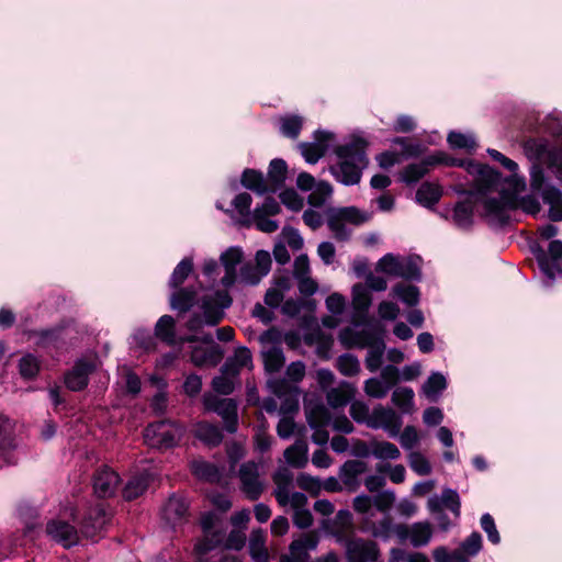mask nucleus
<instances>
[{"instance_id":"obj_14","label":"nucleus","mask_w":562,"mask_h":562,"mask_svg":"<svg viewBox=\"0 0 562 562\" xmlns=\"http://www.w3.org/2000/svg\"><path fill=\"white\" fill-rule=\"evenodd\" d=\"M318 538L314 532L301 536L291 542L289 552L281 555L280 562H307L310 551L317 548Z\"/></svg>"},{"instance_id":"obj_10","label":"nucleus","mask_w":562,"mask_h":562,"mask_svg":"<svg viewBox=\"0 0 562 562\" xmlns=\"http://www.w3.org/2000/svg\"><path fill=\"white\" fill-rule=\"evenodd\" d=\"M394 533L400 541L408 540L415 548L427 546L432 538V527L427 521H418L412 525L400 524L394 527Z\"/></svg>"},{"instance_id":"obj_21","label":"nucleus","mask_w":562,"mask_h":562,"mask_svg":"<svg viewBox=\"0 0 562 562\" xmlns=\"http://www.w3.org/2000/svg\"><path fill=\"white\" fill-rule=\"evenodd\" d=\"M276 485L273 495L278 504L282 507L291 504V490L293 487V473L284 465H280L272 475Z\"/></svg>"},{"instance_id":"obj_48","label":"nucleus","mask_w":562,"mask_h":562,"mask_svg":"<svg viewBox=\"0 0 562 562\" xmlns=\"http://www.w3.org/2000/svg\"><path fill=\"white\" fill-rule=\"evenodd\" d=\"M192 473L202 480L216 481L220 476L218 469L204 460H193L190 464Z\"/></svg>"},{"instance_id":"obj_47","label":"nucleus","mask_w":562,"mask_h":562,"mask_svg":"<svg viewBox=\"0 0 562 562\" xmlns=\"http://www.w3.org/2000/svg\"><path fill=\"white\" fill-rule=\"evenodd\" d=\"M447 142L451 148L472 151L476 148V140L471 133L450 132Z\"/></svg>"},{"instance_id":"obj_24","label":"nucleus","mask_w":562,"mask_h":562,"mask_svg":"<svg viewBox=\"0 0 562 562\" xmlns=\"http://www.w3.org/2000/svg\"><path fill=\"white\" fill-rule=\"evenodd\" d=\"M368 470V463L361 460H348L339 469V479L345 488L356 492L360 487L359 477Z\"/></svg>"},{"instance_id":"obj_62","label":"nucleus","mask_w":562,"mask_h":562,"mask_svg":"<svg viewBox=\"0 0 562 562\" xmlns=\"http://www.w3.org/2000/svg\"><path fill=\"white\" fill-rule=\"evenodd\" d=\"M398 440L405 450H412L420 440V436L414 426H406L404 430L398 434Z\"/></svg>"},{"instance_id":"obj_4","label":"nucleus","mask_w":562,"mask_h":562,"mask_svg":"<svg viewBox=\"0 0 562 562\" xmlns=\"http://www.w3.org/2000/svg\"><path fill=\"white\" fill-rule=\"evenodd\" d=\"M370 218L371 213L361 211L356 206L338 207L329 210L327 225L335 238L345 240L350 235L346 224L359 226Z\"/></svg>"},{"instance_id":"obj_16","label":"nucleus","mask_w":562,"mask_h":562,"mask_svg":"<svg viewBox=\"0 0 562 562\" xmlns=\"http://www.w3.org/2000/svg\"><path fill=\"white\" fill-rule=\"evenodd\" d=\"M439 164L456 165L457 161L453 159L448 160L446 155L442 153L428 156L420 162H415L407 166L402 172V180L406 183L417 182L428 172L429 167Z\"/></svg>"},{"instance_id":"obj_54","label":"nucleus","mask_w":562,"mask_h":562,"mask_svg":"<svg viewBox=\"0 0 562 562\" xmlns=\"http://www.w3.org/2000/svg\"><path fill=\"white\" fill-rule=\"evenodd\" d=\"M372 299L369 290L363 284H356L352 288V304L356 311L366 312L371 305Z\"/></svg>"},{"instance_id":"obj_61","label":"nucleus","mask_w":562,"mask_h":562,"mask_svg":"<svg viewBox=\"0 0 562 562\" xmlns=\"http://www.w3.org/2000/svg\"><path fill=\"white\" fill-rule=\"evenodd\" d=\"M40 370V362L36 357L33 355H25L21 358L19 362V371L20 374L24 379L34 378Z\"/></svg>"},{"instance_id":"obj_32","label":"nucleus","mask_w":562,"mask_h":562,"mask_svg":"<svg viewBox=\"0 0 562 562\" xmlns=\"http://www.w3.org/2000/svg\"><path fill=\"white\" fill-rule=\"evenodd\" d=\"M524 151L530 160L543 161L548 164L549 155H551L552 149L546 139L530 138L525 142Z\"/></svg>"},{"instance_id":"obj_64","label":"nucleus","mask_w":562,"mask_h":562,"mask_svg":"<svg viewBox=\"0 0 562 562\" xmlns=\"http://www.w3.org/2000/svg\"><path fill=\"white\" fill-rule=\"evenodd\" d=\"M350 415L357 423L366 424L368 426L371 413L369 406L366 403L361 401H355L350 405Z\"/></svg>"},{"instance_id":"obj_33","label":"nucleus","mask_w":562,"mask_h":562,"mask_svg":"<svg viewBox=\"0 0 562 562\" xmlns=\"http://www.w3.org/2000/svg\"><path fill=\"white\" fill-rule=\"evenodd\" d=\"M355 393L356 387L352 384L341 382L337 387L327 392L326 398L331 407L338 408L345 406L355 396Z\"/></svg>"},{"instance_id":"obj_39","label":"nucleus","mask_w":562,"mask_h":562,"mask_svg":"<svg viewBox=\"0 0 562 562\" xmlns=\"http://www.w3.org/2000/svg\"><path fill=\"white\" fill-rule=\"evenodd\" d=\"M286 178V164L282 159H273L270 162L268 171V187L270 191H276L280 188Z\"/></svg>"},{"instance_id":"obj_18","label":"nucleus","mask_w":562,"mask_h":562,"mask_svg":"<svg viewBox=\"0 0 562 562\" xmlns=\"http://www.w3.org/2000/svg\"><path fill=\"white\" fill-rule=\"evenodd\" d=\"M223 357L217 345L213 342L212 336L203 337L202 344L194 346L191 352V360L195 366H215Z\"/></svg>"},{"instance_id":"obj_30","label":"nucleus","mask_w":562,"mask_h":562,"mask_svg":"<svg viewBox=\"0 0 562 562\" xmlns=\"http://www.w3.org/2000/svg\"><path fill=\"white\" fill-rule=\"evenodd\" d=\"M249 553L254 562H269L270 555L266 547V533L262 529H254L249 538Z\"/></svg>"},{"instance_id":"obj_17","label":"nucleus","mask_w":562,"mask_h":562,"mask_svg":"<svg viewBox=\"0 0 562 562\" xmlns=\"http://www.w3.org/2000/svg\"><path fill=\"white\" fill-rule=\"evenodd\" d=\"M46 532L65 548H70L79 541L78 530L61 518L50 520L46 526Z\"/></svg>"},{"instance_id":"obj_46","label":"nucleus","mask_w":562,"mask_h":562,"mask_svg":"<svg viewBox=\"0 0 562 562\" xmlns=\"http://www.w3.org/2000/svg\"><path fill=\"white\" fill-rule=\"evenodd\" d=\"M155 335L169 345L176 342L175 319L170 315L161 316L156 326Z\"/></svg>"},{"instance_id":"obj_15","label":"nucleus","mask_w":562,"mask_h":562,"mask_svg":"<svg viewBox=\"0 0 562 562\" xmlns=\"http://www.w3.org/2000/svg\"><path fill=\"white\" fill-rule=\"evenodd\" d=\"M0 457L5 464H15L20 459L13 438V424L4 415H0Z\"/></svg>"},{"instance_id":"obj_20","label":"nucleus","mask_w":562,"mask_h":562,"mask_svg":"<svg viewBox=\"0 0 562 562\" xmlns=\"http://www.w3.org/2000/svg\"><path fill=\"white\" fill-rule=\"evenodd\" d=\"M220 260L225 271L221 284L228 289L238 281L237 266L243 260V251L239 247H229L221 254Z\"/></svg>"},{"instance_id":"obj_60","label":"nucleus","mask_w":562,"mask_h":562,"mask_svg":"<svg viewBox=\"0 0 562 562\" xmlns=\"http://www.w3.org/2000/svg\"><path fill=\"white\" fill-rule=\"evenodd\" d=\"M302 124H303V120L301 116H297V115L285 116V117L281 119L280 131L284 136L295 138L300 134Z\"/></svg>"},{"instance_id":"obj_52","label":"nucleus","mask_w":562,"mask_h":562,"mask_svg":"<svg viewBox=\"0 0 562 562\" xmlns=\"http://www.w3.org/2000/svg\"><path fill=\"white\" fill-rule=\"evenodd\" d=\"M364 393L372 398H383L387 395L391 387L383 381L380 376L379 378H370L364 381L363 386Z\"/></svg>"},{"instance_id":"obj_6","label":"nucleus","mask_w":562,"mask_h":562,"mask_svg":"<svg viewBox=\"0 0 562 562\" xmlns=\"http://www.w3.org/2000/svg\"><path fill=\"white\" fill-rule=\"evenodd\" d=\"M530 184L533 191L541 193L543 203L549 206V218L554 222L562 221V192L546 183L543 171L537 165L531 168Z\"/></svg>"},{"instance_id":"obj_59","label":"nucleus","mask_w":562,"mask_h":562,"mask_svg":"<svg viewBox=\"0 0 562 562\" xmlns=\"http://www.w3.org/2000/svg\"><path fill=\"white\" fill-rule=\"evenodd\" d=\"M255 267L258 269V274L254 279H249L251 282H260V280L267 276L271 268V257L266 250H258L255 256Z\"/></svg>"},{"instance_id":"obj_38","label":"nucleus","mask_w":562,"mask_h":562,"mask_svg":"<svg viewBox=\"0 0 562 562\" xmlns=\"http://www.w3.org/2000/svg\"><path fill=\"white\" fill-rule=\"evenodd\" d=\"M153 475L149 473H143L136 476H133L127 484L125 485L123 490V496L124 498L131 501L139 495H142L147 486L150 480H153Z\"/></svg>"},{"instance_id":"obj_22","label":"nucleus","mask_w":562,"mask_h":562,"mask_svg":"<svg viewBox=\"0 0 562 562\" xmlns=\"http://www.w3.org/2000/svg\"><path fill=\"white\" fill-rule=\"evenodd\" d=\"M308 425L315 429L312 435V440L323 446L327 443L329 439L328 432L324 429L329 424L330 418L327 409L323 405L315 406L306 412Z\"/></svg>"},{"instance_id":"obj_25","label":"nucleus","mask_w":562,"mask_h":562,"mask_svg":"<svg viewBox=\"0 0 562 562\" xmlns=\"http://www.w3.org/2000/svg\"><path fill=\"white\" fill-rule=\"evenodd\" d=\"M427 507L431 514L441 513L446 507L459 517L461 507L459 494L452 488H445L440 496L434 495L428 499Z\"/></svg>"},{"instance_id":"obj_50","label":"nucleus","mask_w":562,"mask_h":562,"mask_svg":"<svg viewBox=\"0 0 562 562\" xmlns=\"http://www.w3.org/2000/svg\"><path fill=\"white\" fill-rule=\"evenodd\" d=\"M392 293L404 304L415 306L419 302L418 288L411 284H397L392 289Z\"/></svg>"},{"instance_id":"obj_31","label":"nucleus","mask_w":562,"mask_h":562,"mask_svg":"<svg viewBox=\"0 0 562 562\" xmlns=\"http://www.w3.org/2000/svg\"><path fill=\"white\" fill-rule=\"evenodd\" d=\"M308 447L303 440H296L292 446L285 449L283 456L285 462L293 468L302 469L308 462Z\"/></svg>"},{"instance_id":"obj_5","label":"nucleus","mask_w":562,"mask_h":562,"mask_svg":"<svg viewBox=\"0 0 562 562\" xmlns=\"http://www.w3.org/2000/svg\"><path fill=\"white\" fill-rule=\"evenodd\" d=\"M183 435V429L170 420L153 423L144 430L145 443L155 449L164 450L172 448Z\"/></svg>"},{"instance_id":"obj_40","label":"nucleus","mask_w":562,"mask_h":562,"mask_svg":"<svg viewBox=\"0 0 562 562\" xmlns=\"http://www.w3.org/2000/svg\"><path fill=\"white\" fill-rule=\"evenodd\" d=\"M241 183L245 188L260 195L270 191L267 181L263 179L262 173L252 169H247L243 172Z\"/></svg>"},{"instance_id":"obj_35","label":"nucleus","mask_w":562,"mask_h":562,"mask_svg":"<svg viewBox=\"0 0 562 562\" xmlns=\"http://www.w3.org/2000/svg\"><path fill=\"white\" fill-rule=\"evenodd\" d=\"M251 367L250 350L246 347H239L235 350L234 356L225 362L223 368H225V372H232L233 375H237L241 369H251Z\"/></svg>"},{"instance_id":"obj_57","label":"nucleus","mask_w":562,"mask_h":562,"mask_svg":"<svg viewBox=\"0 0 562 562\" xmlns=\"http://www.w3.org/2000/svg\"><path fill=\"white\" fill-rule=\"evenodd\" d=\"M408 464L411 469L418 475H428L431 472V465L428 459L418 451L409 452Z\"/></svg>"},{"instance_id":"obj_36","label":"nucleus","mask_w":562,"mask_h":562,"mask_svg":"<svg viewBox=\"0 0 562 562\" xmlns=\"http://www.w3.org/2000/svg\"><path fill=\"white\" fill-rule=\"evenodd\" d=\"M188 510V505L184 499L180 497H170L164 507V518L176 525L181 521L186 516Z\"/></svg>"},{"instance_id":"obj_2","label":"nucleus","mask_w":562,"mask_h":562,"mask_svg":"<svg viewBox=\"0 0 562 562\" xmlns=\"http://www.w3.org/2000/svg\"><path fill=\"white\" fill-rule=\"evenodd\" d=\"M336 155L339 161L330 168L333 176L346 186L357 184L361 179L362 170L368 165L366 142L353 138L337 147Z\"/></svg>"},{"instance_id":"obj_27","label":"nucleus","mask_w":562,"mask_h":562,"mask_svg":"<svg viewBox=\"0 0 562 562\" xmlns=\"http://www.w3.org/2000/svg\"><path fill=\"white\" fill-rule=\"evenodd\" d=\"M93 371L92 363L79 360L74 368L65 374V384L71 391H80L88 384L90 373Z\"/></svg>"},{"instance_id":"obj_44","label":"nucleus","mask_w":562,"mask_h":562,"mask_svg":"<svg viewBox=\"0 0 562 562\" xmlns=\"http://www.w3.org/2000/svg\"><path fill=\"white\" fill-rule=\"evenodd\" d=\"M440 198L441 188L432 183H423L416 192L418 203L427 207L435 205Z\"/></svg>"},{"instance_id":"obj_51","label":"nucleus","mask_w":562,"mask_h":562,"mask_svg":"<svg viewBox=\"0 0 562 562\" xmlns=\"http://www.w3.org/2000/svg\"><path fill=\"white\" fill-rule=\"evenodd\" d=\"M338 371L346 376H355L360 372V362L358 358L350 353H345L338 357L336 361Z\"/></svg>"},{"instance_id":"obj_3","label":"nucleus","mask_w":562,"mask_h":562,"mask_svg":"<svg viewBox=\"0 0 562 562\" xmlns=\"http://www.w3.org/2000/svg\"><path fill=\"white\" fill-rule=\"evenodd\" d=\"M231 303L232 299L226 292H216L206 295L201 305L203 316L193 315L188 322V329L198 330L203 326L216 325L223 318L224 310L227 308Z\"/></svg>"},{"instance_id":"obj_23","label":"nucleus","mask_w":562,"mask_h":562,"mask_svg":"<svg viewBox=\"0 0 562 562\" xmlns=\"http://www.w3.org/2000/svg\"><path fill=\"white\" fill-rule=\"evenodd\" d=\"M333 138V134L325 131H317L315 139L312 143H301L300 151L306 162L316 164L326 153L328 142Z\"/></svg>"},{"instance_id":"obj_12","label":"nucleus","mask_w":562,"mask_h":562,"mask_svg":"<svg viewBox=\"0 0 562 562\" xmlns=\"http://www.w3.org/2000/svg\"><path fill=\"white\" fill-rule=\"evenodd\" d=\"M368 427L372 429H383L390 437H397L401 427L402 418L391 408L378 405L373 408L368 422Z\"/></svg>"},{"instance_id":"obj_53","label":"nucleus","mask_w":562,"mask_h":562,"mask_svg":"<svg viewBox=\"0 0 562 562\" xmlns=\"http://www.w3.org/2000/svg\"><path fill=\"white\" fill-rule=\"evenodd\" d=\"M193 269V261L192 258H184L182 259L177 267L175 268L169 284L172 288H178L181 285L184 280L189 277V274L192 272Z\"/></svg>"},{"instance_id":"obj_37","label":"nucleus","mask_w":562,"mask_h":562,"mask_svg":"<svg viewBox=\"0 0 562 562\" xmlns=\"http://www.w3.org/2000/svg\"><path fill=\"white\" fill-rule=\"evenodd\" d=\"M368 353L366 357V367L370 372H375L382 364V357L385 350L383 340L376 337L370 345H368Z\"/></svg>"},{"instance_id":"obj_42","label":"nucleus","mask_w":562,"mask_h":562,"mask_svg":"<svg viewBox=\"0 0 562 562\" xmlns=\"http://www.w3.org/2000/svg\"><path fill=\"white\" fill-rule=\"evenodd\" d=\"M195 437L210 446H216L222 441V432L218 427L209 423H199L194 430Z\"/></svg>"},{"instance_id":"obj_19","label":"nucleus","mask_w":562,"mask_h":562,"mask_svg":"<svg viewBox=\"0 0 562 562\" xmlns=\"http://www.w3.org/2000/svg\"><path fill=\"white\" fill-rule=\"evenodd\" d=\"M279 212V203L274 199L268 198L261 206L254 210L251 217L259 231L263 233H273L278 229L279 224L278 222L270 220L269 216H273Z\"/></svg>"},{"instance_id":"obj_49","label":"nucleus","mask_w":562,"mask_h":562,"mask_svg":"<svg viewBox=\"0 0 562 562\" xmlns=\"http://www.w3.org/2000/svg\"><path fill=\"white\" fill-rule=\"evenodd\" d=\"M265 368L268 372H278L284 364V356L279 347L271 346L262 351Z\"/></svg>"},{"instance_id":"obj_63","label":"nucleus","mask_w":562,"mask_h":562,"mask_svg":"<svg viewBox=\"0 0 562 562\" xmlns=\"http://www.w3.org/2000/svg\"><path fill=\"white\" fill-rule=\"evenodd\" d=\"M296 483L302 490L314 495L318 494L322 490V481L306 473H301L296 479Z\"/></svg>"},{"instance_id":"obj_56","label":"nucleus","mask_w":562,"mask_h":562,"mask_svg":"<svg viewBox=\"0 0 562 562\" xmlns=\"http://www.w3.org/2000/svg\"><path fill=\"white\" fill-rule=\"evenodd\" d=\"M235 378L232 372H225V368L222 369V373L213 379L212 385L215 392L227 395L234 391Z\"/></svg>"},{"instance_id":"obj_1","label":"nucleus","mask_w":562,"mask_h":562,"mask_svg":"<svg viewBox=\"0 0 562 562\" xmlns=\"http://www.w3.org/2000/svg\"><path fill=\"white\" fill-rule=\"evenodd\" d=\"M465 168L474 177L475 190L471 196L475 203L482 205V214L491 225L507 223L510 212L518 207L532 215L540 212L537 199H518L526 186L524 178L518 175L502 179L492 167L473 161L467 162Z\"/></svg>"},{"instance_id":"obj_7","label":"nucleus","mask_w":562,"mask_h":562,"mask_svg":"<svg viewBox=\"0 0 562 562\" xmlns=\"http://www.w3.org/2000/svg\"><path fill=\"white\" fill-rule=\"evenodd\" d=\"M535 256L541 272L547 277L550 285L558 277H562V241L552 240L548 250L536 249Z\"/></svg>"},{"instance_id":"obj_13","label":"nucleus","mask_w":562,"mask_h":562,"mask_svg":"<svg viewBox=\"0 0 562 562\" xmlns=\"http://www.w3.org/2000/svg\"><path fill=\"white\" fill-rule=\"evenodd\" d=\"M110 521V515L103 505L98 504L91 507L83 515L80 532L83 537L93 539L101 536Z\"/></svg>"},{"instance_id":"obj_9","label":"nucleus","mask_w":562,"mask_h":562,"mask_svg":"<svg viewBox=\"0 0 562 562\" xmlns=\"http://www.w3.org/2000/svg\"><path fill=\"white\" fill-rule=\"evenodd\" d=\"M238 479L241 491L249 499L256 501L261 496L265 484L260 476V464L254 461L243 463L238 470Z\"/></svg>"},{"instance_id":"obj_41","label":"nucleus","mask_w":562,"mask_h":562,"mask_svg":"<svg viewBox=\"0 0 562 562\" xmlns=\"http://www.w3.org/2000/svg\"><path fill=\"white\" fill-rule=\"evenodd\" d=\"M446 387V378L439 372H432L424 383L422 391L427 398L436 401Z\"/></svg>"},{"instance_id":"obj_43","label":"nucleus","mask_w":562,"mask_h":562,"mask_svg":"<svg viewBox=\"0 0 562 562\" xmlns=\"http://www.w3.org/2000/svg\"><path fill=\"white\" fill-rule=\"evenodd\" d=\"M372 456L379 460H397L401 458L400 449L390 441H371Z\"/></svg>"},{"instance_id":"obj_28","label":"nucleus","mask_w":562,"mask_h":562,"mask_svg":"<svg viewBox=\"0 0 562 562\" xmlns=\"http://www.w3.org/2000/svg\"><path fill=\"white\" fill-rule=\"evenodd\" d=\"M306 504L307 497L303 493L292 492L291 504L289 506L294 512L293 524L300 529L308 528L313 524V516L306 508Z\"/></svg>"},{"instance_id":"obj_45","label":"nucleus","mask_w":562,"mask_h":562,"mask_svg":"<svg viewBox=\"0 0 562 562\" xmlns=\"http://www.w3.org/2000/svg\"><path fill=\"white\" fill-rule=\"evenodd\" d=\"M392 402L402 413L411 414L414 411V391L411 387H397L392 394Z\"/></svg>"},{"instance_id":"obj_58","label":"nucleus","mask_w":562,"mask_h":562,"mask_svg":"<svg viewBox=\"0 0 562 562\" xmlns=\"http://www.w3.org/2000/svg\"><path fill=\"white\" fill-rule=\"evenodd\" d=\"M194 301V293L188 290H180L172 294L170 305L173 310L186 312Z\"/></svg>"},{"instance_id":"obj_26","label":"nucleus","mask_w":562,"mask_h":562,"mask_svg":"<svg viewBox=\"0 0 562 562\" xmlns=\"http://www.w3.org/2000/svg\"><path fill=\"white\" fill-rule=\"evenodd\" d=\"M119 482L120 477L114 471L109 468H103L94 475V493L101 498L111 497L115 494Z\"/></svg>"},{"instance_id":"obj_11","label":"nucleus","mask_w":562,"mask_h":562,"mask_svg":"<svg viewBox=\"0 0 562 562\" xmlns=\"http://www.w3.org/2000/svg\"><path fill=\"white\" fill-rule=\"evenodd\" d=\"M203 403L207 411L215 412L222 417L228 432L237 430V406L232 398H218L213 394H206Z\"/></svg>"},{"instance_id":"obj_34","label":"nucleus","mask_w":562,"mask_h":562,"mask_svg":"<svg viewBox=\"0 0 562 562\" xmlns=\"http://www.w3.org/2000/svg\"><path fill=\"white\" fill-rule=\"evenodd\" d=\"M473 201L465 200L454 205L451 214L452 223L461 229L469 228L473 223Z\"/></svg>"},{"instance_id":"obj_8","label":"nucleus","mask_w":562,"mask_h":562,"mask_svg":"<svg viewBox=\"0 0 562 562\" xmlns=\"http://www.w3.org/2000/svg\"><path fill=\"white\" fill-rule=\"evenodd\" d=\"M376 269L393 277L409 280H418L420 278V270L417 262L409 257L386 254L378 261Z\"/></svg>"},{"instance_id":"obj_55","label":"nucleus","mask_w":562,"mask_h":562,"mask_svg":"<svg viewBox=\"0 0 562 562\" xmlns=\"http://www.w3.org/2000/svg\"><path fill=\"white\" fill-rule=\"evenodd\" d=\"M333 193V188L328 182L321 181L312 190L308 195V203L312 206H322Z\"/></svg>"},{"instance_id":"obj_29","label":"nucleus","mask_w":562,"mask_h":562,"mask_svg":"<svg viewBox=\"0 0 562 562\" xmlns=\"http://www.w3.org/2000/svg\"><path fill=\"white\" fill-rule=\"evenodd\" d=\"M375 338L376 336L371 330L357 327L345 328L339 334L341 344L348 348H366Z\"/></svg>"}]
</instances>
